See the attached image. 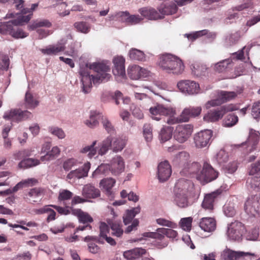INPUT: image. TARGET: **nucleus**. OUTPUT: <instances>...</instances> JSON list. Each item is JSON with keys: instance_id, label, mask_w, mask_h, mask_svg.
Segmentation results:
<instances>
[{"instance_id": "obj_1", "label": "nucleus", "mask_w": 260, "mask_h": 260, "mask_svg": "<svg viewBox=\"0 0 260 260\" xmlns=\"http://www.w3.org/2000/svg\"><path fill=\"white\" fill-rule=\"evenodd\" d=\"M110 71V66L104 62H94L90 64L89 68H81L79 73L81 77L83 91L85 93L89 92L92 82L95 84L108 81L111 77L108 73Z\"/></svg>"}, {"instance_id": "obj_2", "label": "nucleus", "mask_w": 260, "mask_h": 260, "mask_svg": "<svg viewBox=\"0 0 260 260\" xmlns=\"http://www.w3.org/2000/svg\"><path fill=\"white\" fill-rule=\"evenodd\" d=\"M30 19V15H19L17 19L1 23L0 24V33L3 35L9 34L15 39L24 38L28 36V33L23 31L21 28L14 27L22 25L25 22H28Z\"/></svg>"}, {"instance_id": "obj_3", "label": "nucleus", "mask_w": 260, "mask_h": 260, "mask_svg": "<svg viewBox=\"0 0 260 260\" xmlns=\"http://www.w3.org/2000/svg\"><path fill=\"white\" fill-rule=\"evenodd\" d=\"M158 66L168 73L181 74L184 69L182 60L171 53L160 55L158 60Z\"/></svg>"}, {"instance_id": "obj_4", "label": "nucleus", "mask_w": 260, "mask_h": 260, "mask_svg": "<svg viewBox=\"0 0 260 260\" xmlns=\"http://www.w3.org/2000/svg\"><path fill=\"white\" fill-rule=\"evenodd\" d=\"M202 109L201 106H189L184 108L181 114L177 117L172 116L167 117L165 121L170 125L188 122L190 118L199 116Z\"/></svg>"}, {"instance_id": "obj_5", "label": "nucleus", "mask_w": 260, "mask_h": 260, "mask_svg": "<svg viewBox=\"0 0 260 260\" xmlns=\"http://www.w3.org/2000/svg\"><path fill=\"white\" fill-rule=\"evenodd\" d=\"M109 226L105 222H101L100 225V234L99 236H87L83 238V241L88 243L96 242L100 244H104L105 241L111 245L114 246L116 244L115 240L110 237H108L107 234H109Z\"/></svg>"}, {"instance_id": "obj_6", "label": "nucleus", "mask_w": 260, "mask_h": 260, "mask_svg": "<svg viewBox=\"0 0 260 260\" xmlns=\"http://www.w3.org/2000/svg\"><path fill=\"white\" fill-rule=\"evenodd\" d=\"M125 143L123 140L120 138H112L108 137L104 140L100 148L98 150V154L101 155L105 154L109 148L114 151H121L124 147Z\"/></svg>"}, {"instance_id": "obj_7", "label": "nucleus", "mask_w": 260, "mask_h": 260, "mask_svg": "<svg viewBox=\"0 0 260 260\" xmlns=\"http://www.w3.org/2000/svg\"><path fill=\"white\" fill-rule=\"evenodd\" d=\"M235 110V109L232 105L222 106L216 109L209 110L204 115L203 120L207 122H216L221 119L226 113Z\"/></svg>"}, {"instance_id": "obj_8", "label": "nucleus", "mask_w": 260, "mask_h": 260, "mask_svg": "<svg viewBox=\"0 0 260 260\" xmlns=\"http://www.w3.org/2000/svg\"><path fill=\"white\" fill-rule=\"evenodd\" d=\"M245 212L253 216L260 214V195H249L246 199L244 206Z\"/></svg>"}, {"instance_id": "obj_9", "label": "nucleus", "mask_w": 260, "mask_h": 260, "mask_svg": "<svg viewBox=\"0 0 260 260\" xmlns=\"http://www.w3.org/2000/svg\"><path fill=\"white\" fill-rule=\"evenodd\" d=\"M193 126L190 124L178 125L174 132V138L180 143L187 141L191 136Z\"/></svg>"}, {"instance_id": "obj_10", "label": "nucleus", "mask_w": 260, "mask_h": 260, "mask_svg": "<svg viewBox=\"0 0 260 260\" xmlns=\"http://www.w3.org/2000/svg\"><path fill=\"white\" fill-rule=\"evenodd\" d=\"M72 213L77 216L79 221L84 224V225H80L77 228L74 232V234L78 231H83L85 230H91L92 226L89 224L93 222L92 217L87 213L84 212L80 209H71Z\"/></svg>"}, {"instance_id": "obj_11", "label": "nucleus", "mask_w": 260, "mask_h": 260, "mask_svg": "<svg viewBox=\"0 0 260 260\" xmlns=\"http://www.w3.org/2000/svg\"><path fill=\"white\" fill-rule=\"evenodd\" d=\"M32 116L31 113L27 111H22L20 109H13L6 112L3 116L5 120L12 122H19L26 120Z\"/></svg>"}, {"instance_id": "obj_12", "label": "nucleus", "mask_w": 260, "mask_h": 260, "mask_svg": "<svg viewBox=\"0 0 260 260\" xmlns=\"http://www.w3.org/2000/svg\"><path fill=\"white\" fill-rule=\"evenodd\" d=\"M218 173L216 171L210 164L204 162L202 170L197 174V179L201 182H209L216 179Z\"/></svg>"}, {"instance_id": "obj_13", "label": "nucleus", "mask_w": 260, "mask_h": 260, "mask_svg": "<svg viewBox=\"0 0 260 260\" xmlns=\"http://www.w3.org/2000/svg\"><path fill=\"white\" fill-rule=\"evenodd\" d=\"M245 232V225L241 222L235 221L229 225L227 234L230 239L239 241Z\"/></svg>"}, {"instance_id": "obj_14", "label": "nucleus", "mask_w": 260, "mask_h": 260, "mask_svg": "<svg viewBox=\"0 0 260 260\" xmlns=\"http://www.w3.org/2000/svg\"><path fill=\"white\" fill-rule=\"evenodd\" d=\"M149 111L152 116V118L156 120H160L161 116H168V117H170L174 116L175 114V110L172 108L166 107L161 104H157L151 107Z\"/></svg>"}, {"instance_id": "obj_15", "label": "nucleus", "mask_w": 260, "mask_h": 260, "mask_svg": "<svg viewBox=\"0 0 260 260\" xmlns=\"http://www.w3.org/2000/svg\"><path fill=\"white\" fill-rule=\"evenodd\" d=\"M193 189L194 184L191 181L184 179H180L175 184L174 192L190 195Z\"/></svg>"}, {"instance_id": "obj_16", "label": "nucleus", "mask_w": 260, "mask_h": 260, "mask_svg": "<svg viewBox=\"0 0 260 260\" xmlns=\"http://www.w3.org/2000/svg\"><path fill=\"white\" fill-rule=\"evenodd\" d=\"M177 86L181 92L188 94H197L200 90L199 84L191 80L181 81L178 83Z\"/></svg>"}, {"instance_id": "obj_17", "label": "nucleus", "mask_w": 260, "mask_h": 260, "mask_svg": "<svg viewBox=\"0 0 260 260\" xmlns=\"http://www.w3.org/2000/svg\"><path fill=\"white\" fill-rule=\"evenodd\" d=\"M259 138L260 133L254 129L250 128L248 138L245 143L242 144V145H246L247 152H251L256 149Z\"/></svg>"}, {"instance_id": "obj_18", "label": "nucleus", "mask_w": 260, "mask_h": 260, "mask_svg": "<svg viewBox=\"0 0 260 260\" xmlns=\"http://www.w3.org/2000/svg\"><path fill=\"white\" fill-rule=\"evenodd\" d=\"M212 136V132L210 130L202 131L196 134L194 136V142L198 148L207 146Z\"/></svg>"}, {"instance_id": "obj_19", "label": "nucleus", "mask_w": 260, "mask_h": 260, "mask_svg": "<svg viewBox=\"0 0 260 260\" xmlns=\"http://www.w3.org/2000/svg\"><path fill=\"white\" fill-rule=\"evenodd\" d=\"M138 12L142 16L151 20H156L163 19V16L159 12L151 7H143L139 9Z\"/></svg>"}, {"instance_id": "obj_20", "label": "nucleus", "mask_w": 260, "mask_h": 260, "mask_svg": "<svg viewBox=\"0 0 260 260\" xmlns=\"http://www.w3.org/2000/svg\"><path fill=\"white\" fill-rule=\"evenodd\" d=\"M172 173L171 166L167 160L161 162L157 167V175L160 181L164 182L167 180Z\"/></svg>"}, {"instance_id": "obj_21", "label": "nucleus", "mask_w": 260, "mask_h": 260, "mask_svg": "<svg viewBox=\"0 0 260 260\" xmlns=\"http://www.w3.org/2000/svg\"><path fill=\"white\" fill-rule=\"evenodd\" d=\"M109 165L111 172L114 175H119L124 171V161L123 158L120 156L116 155L114 157Z\"/></svg>"}, {"instance_id": "obj_22", "label": "nucleus", "mask_w": 260, "mask_h": 260, "mask_svg": "<svg viewBox=\"0 0 260 260\" xmlns=\"http://www.w3.org/2000/svg\"><path fill=\"white\" fill-rule=\"evenodd\" d=\"M115 183V180L112 178L103 179L100 182V187L101 189L109 198L112 199L114 197L112 188Z\"/></svg>"}, {"instance_id": "obj_23", "label": "nucleus", "mask_w": 260, "mask_h": 260, "mask_svg": "<svg viewBox=\"0 0 260 260\" xmlns=\"http://www.w3.org/2000/svg\"><path fill=\"white\" fill-rule=\"evenodd\" d=\"M247 255H254L251 253L235 251L229 249H225L221 255V260H239L241 258Z\"/></svg>"}, {"instance_id": "obj_24", "label": "nucleus", "mask_w": 260, "mask_h": 260, "mask_svg": "<svg viewBox=\"0 0 260 260\" xmlns=\"http://www.w3.org/2000/svg\"><path fill=\"white\" fill-rule=\"evenodd\" d=\"M220 193V191L216 190V191L207 194L202 202V208L209 213L212 212L214 210V202L215 199Z\"/></svg>"}, {"instance_id": "obj_25", "label": "nucleus", "mask_w": 260, "mask_h": 260, "mask_svg": "<svg viewBox=\"0 0 260 260\" xmlns=\"http://www.w3.org/2000/svg\"><path fill=\"white\" fill-rule=\"evenodd\" d=\"M90 168V164L89 162L85 163L83 167L75 170L71 171L68 175L67 178L72 179L73 178L80 179L87 176L88 173Z\"/></svg>"}, {"instance_id": "obj_26", "label": "nucleus", "mask_w": 260, "mask_h": 260, "mask_svg": "<svg viewBox=\"0 0 260 260\" xmlns=\"http://www.w3.org/2000/svg\"><path fill=\"white\" fill-rule=\"evenodd\" d=\"M114 68L113 73L115 76H123L125 75L124 62L125 59L122 56H117L113 60Z\"/></svg>"}, {"instance_id": "obj_27", "label": "nucleus", "mask_w": 260, "mask_h": 260, "mask_svg": "<svg viewBox=\"0 0 260 260\" xmlns=\"http://www.w3.org/2000/svg\"><path fill=\"white\" fill-rule=\"evenodd\" d=\"M199 226L205 232H212L216 229V222L214 218L203 217L200 220Z\"/></svg>"}, {"instance_id": "obj_28", "label": "nucleus", "mask_w": 260, "mask_h": 260, "mask_svg": "<svg viewBox=\"0 0 260 260\" xmlns=\"http://www.w3.org/2000/svg\"><path fill=\"white\" fill-rule=\"evenodd\" d=\"M100 190L93 185L88 184L84 186L82 189V195L89 199H95L100 196Z\"/></svg>"}, {"instance_id": "obj_29", "label": "nucleus", "mask_w": 260, "mask_h": 260, "mask_svg": "<svg viewBox=\"0 0 260 260\" xmlns=\"http://www.w3.org/2000/svg\"><path fill=\"white\" fill-rule=\"evenodd\" d=\"M65 46L61 44L49 45L45 49H41L40 51L44 54L48 55H55L58 53L62 52L65 49Z\"/></svg>"}, {"instance_id": "obj_30", "label": "nucleus", "mask_w": 260, "mask_h": 260, "mask_svg": "<svg viewBox=\"0 0 260 260\" xmlns=\"http://www.w3.org/2000/svg\"><path fill=\"white\" fill-rule=\"evenodd\" d=\"M189 154L185 152L182 151L177 154L173 159L175 165L180 166L182 169L186 166L189 165Z\"/></svg>"}, {"instance_id": "obj_31", "label": "nucleus", "mask_w": 260, "mask_h": 260, "mask_svg": "<svg viewBox=\"0 0 260 260\" xmlns=\"http://www.w3.org/2000/svg\"><path fill=\"white\" fill-rule=\"evenodd\" d=\"M160 14L163 16V18L165 15H169L175 14L178 10V7L175 3H171L170 4H162L157 8Z\"/></svg>"}, {"instance_id": "obj_32", "label": "nucleus", "mask_w": 260, "mask_h": 260, "mask_svg": "<svg viewBox=\"0 0 260 260\" xmlns=\"http://www.w3.org/2000/svg\"><path fill=\"white\" fill-rule=\"evenodd\" d=\"M146 250L142 248H136L125 251L123 252V256L127 260L138 258L146 253Z\"/></svg>"}, {"instance_id": "obj_33", "label": "nucleus", "mask_w": 260, "mask_h": 260, "mask_svg": "<svg viewBox=\"0 0 260 260\" xmlns=\"http://www.w3.org/2000/svg\"><path fill=\"white\" fill-rule=\"evenodd\" d=\"M201 165L198 162H193L189 163L188 166H186L184 169H182L180 173L182 175L185 176L196 174L197 176V174L200 172L199 171Z\"/></svg>"}, {"instance_id": "obj_34", "label": "nucleus", "mask_w": 260, "mask_h": 260, "mask_svg": "<svg viewBox=\"0 0 260 260\" xmlns=\"http://www.w3.org/2000/svg\"><path fill=\"white\" fill-rule=\"evenodd\" d=\"M232 64V58H229L215 63L214 67L215 71L218 73H223L228 71Z\"/></svg>"}, {"instance_id": "obj_35", "label": "nucleus", "mask_w": 260, "mask_h": 260, "mask_svg": "<svg viewBox=\"0 0 260 260\" xmlns=\"http://www.w3.org/2000/svg\"><path fill=\"white\" fill-rule=\"evenodd\" d=\"M246 184L248 187L256 190H260V172L256 175L248 177L246 181Z\"/></svg>"}, {"instance_id": "obj_36", "label": "nucleus", "mask_w": 260, "mask_h": 260, "mask_svg": "<svg viewBox=\"0 0 260 260\" xmlns=\"http://www.w3.org/2000/svg\"><path fill=\"white\" fill-rule=\"evenodd\" d=\"M45 190L42 188L35 187L31 189L27 193L28 199L34 202L41 200V197L44 194Z\"/></svg>"}, {"instance_id": "obj_37", "label": "nucleus", "mask_w": 260, "mask_h": 260, "mask_svg": "<svg viewBox=\"0 0 260 260\" xmlns=\"http://www.w3.org/2000/svg\"><path fill=\"white\" fill-rule=\"evenodd\" d=\"M101 117V114L96 111L91 112L89 119L86 120L85 123L89 127L93 128L98 125V120L100 119Z\"/></svg>"}, {"instance_id": "obj_38", "label": "nucleus", "mask_w": 260, "mask_h": 260, "mask_svg": "<svg viewBox=\"0 0 260 260\" xmlns=\"http://www.w3.org/2000/svg\"><path fill=\"white\" fill-rule=\"evenodd\" d=\"M128 56L132 60L144 61L146 60V56L144 53L139 49L132 48L128 52Z\"/></svg>"}, {"instance_id": "obj_39", "label": "nucleus", "mask_w": 260, "mask_h": 260, "mask_svg": "<svg viewBox=\"0 0 260 260\" xmlns=\"http://www.w3.org/2000/svg\"><path fill=\"white\" fill-rule=\"evenodd\" d=\"M175 201L176 205L180 208H186L188 206V198L190 195L182 194V193H175Z\"/></svg>"}, {"instance_id": "obj_40", "label": "nucleus", "mask_w": 260, "mask_h": 260, "mask_svg": "<svg viewBox=\"0 0 260 260\" xmlns=\"http://www.w3.org/2000/svg\"><path fill=\"white\" fill-rule=\"evenodd\" d=\"M39 105V101L36 100L32 94L27 91L25 96V105L27 108L34 109Z\"/></svg>"}, {"instance_id": "obj_41", "label": "nucleus", "mask_w": 260, "mask_h": 260, "mask_svg": "<svg viewBox=\"0 0 260 260\" xmlns=\"http://www.w3.org/2000/svg\"><path fill=\"white\" fill-rule=\"evenodd\" d=\"M140 212V208L137 207L132 210H127L123 216V222L125 225L129 224L133 220L136 214Z\"/></svg>"}, {"instance_id": "obj_42", "label": "nucleus", "mask_w": 260, "mask_h": 260, "mask_svg": "<svg viewBox=\"0 0 260 260\" xmlns=\"http://www.w3.org/2000/svg\"><path fill=\"white\" fill-rule=\"evenodd\" d=\"M60 152V149L58 147H53L51 151L48 152L45 155L42 156L40 159L42 161L53 160L59 155Z\"/></svg>"}, {"instance_id": "obj_43", "label": "nucleus", "mask_w": 260, "mask_h": 260, "mask_svg": "<svg viewBox=\"0 0 260 260\" xmlns=\"http://www.w3.org/2000/svg\"><path fill=\"white\" fill-rule=\"evenodd\" d=\"M237 96V93L234 91H221L218 96L222 104L235 99Z\"/></svg>"}, {"instance_id": "obj_44", "label": "nucleus", "mask_w": 260, "mask_h": 260, "mask_svg": "<svg viewBox=\"0 0 260 260\" xmlns=\"http://www.w3.org/2000/svg\"><path fill=\"white\" fill-rule=\"evenodd\" d=\"M110 225L113 236L120 237L123 235V230L122 229V224L120 222L114 221L110 223Z\"/></svg>"}, {"instance_id": "obj_45", "label": "nucleus", "mask_w": 260, "mask_h": 260, "mask_svg": "<svg viewBox=\"0 0 260 260\" xmlns=\"http://www.w3.org/2000/svg\"><path fill=\"white\" fill-rule=\"evenodd\" d=\"M109 172H111L110 165L108 164H102L93 172L92 176L96 177L98 175H107Z\"/></svg>"}, {"instance_id": "obj_46", "label": "nucleus", "mask_w": 260, "mask_h": 260, "mask_svg": "<svg viewBox=\"0 0 260 260\" xmlns=\"http://www.w3.org/2000/svg\"><path fill=\"white\" fill-rule=\"evenodd\" d=\"M40 160L37 159L27 158L24 159L21 161L19 164L18 167L20 168H27L38 165L40 164Z\"/></svg>"}, {"instance_id": "obj_47", "label": "nucleus", "mask_w": 260, "mask_h": 260, "mask_svg": "<svg viewBox=\"0 0 260 260\" xmlns=\"http://www.w3.org/2000/svg\"><path fill=\"white\" fill-rule=\"evenodd\" d=\"M191 70L192 73L197 76L204 75L207 71V67L205 65L195 63L192 65Z\"/></svg>"}, {"instance_id": "obj_48", "label": "nucleus", "mask_w": 260, "mask_h": 260, "mask_svg": "<svg viewBox=\"0 0 260 260\" xmlns=\"http://www.w3.org/2000/svg\"><path fill=\"white\" fill-rule=\"evenodd\" d=\"M238 121V117L234 114H229L224 118L223 125L225 127H231L235 125Z\"/></svg>"}, {"instance_id": "obj_49", "label": "nucleus", "mask_w": 260, "mask_h": 260, "mask_svg": "<svg viewBox=\"0 0 260 260\" xmlns=\"http://www.w3.org/2000/svg\"><path fill=\"white\" fill-rule=\"evenodd\" d=\"M50 27L51 23L48 20L44 19L40 21L34 22L32 24L28 26L29 30H34L39 27Z\"/></svg>"}, {"instance_id": "obj_50", "label": "nucleus", "mask_w": 260, "mask_h": 260, "mask_svg": "<svg viewBox=\"0 0 260 260\" xmlns=\"http://www.w3.org/2000/svg\"><path fill=\"white\" fill-rule=\"evenodd\" d=\"M140 66L137 65L132 66L128 69V75L133 80H138L140 79Z\"/></svg>"}, {"instance_id": "obj_51", "label": "nucleus", "mask_w": 260, "mask_h": 260, "mask_svg": "<svg viewBox=\"0 0 260 260\" xmlns=\"http://www.w3.org/2000/svg\"><path fill=\"white\" fill-rule=\"evenodd\" d=\"M172 130L170 127L162 128L159 134V138L162 142H165L172 137Z\"/></svg>"}, {"instance_id": "obj_52", "label": "nucleus", "mask_w": 260, "mask_h": 260, "mask_svg": "<svg viewBox=\"0 0 260 260\" xmlns=\"http://www.w3.org/2000/svg\"><path fill=\"white\" fill-rule=\"evenodd\" d=\"M143 135L147 142H150L152 140V127L150 124L146 123L143 126Z\"/></svg>"}, {"instance_id": "obj_53", "label": "nucleus", "mask_w": 260, "mask_h": 260, "mask_svg": "<svg viewBox=\"0 0 260 260\" xmlns=\"http://www.w3.org/2000/svg\"><path fill=\"white\" fill-rule=\"evenodd\" d=\"M160 230H163V228H158L156 230V232H146L144 233L143 235L145 237L152 238L161 240L165 237L164 233L160 232Z\"/></svg>"}, {"instance_id": "obj_54", "label": "nucleus", "mask_w": 260, "mask_h": 260, "mask_svg": "<svg viewBox=\"0 0 260 260\" xmlns=\"http://www.w3.org/2000/svg\"><path fill=\"white\" fill-rule=\"evenodd\" d=\"M75 27L78 31L82 33H88L90 29L89 25L86 22H77L74 23Z\"/></svg>"}, {"instance_id": "obj_55", "label": "nucleus", "mask_w": 260, "mask_h": 260, "mask_svg": "<svg viewBox=\"0 0 260 260\" xmlns=\"http://www.w3.org/2000/svg\"><path fill=\"white\" fill-rule=\"evenodd\" d=\"M96 144V141L93 142L92 144L90 146L85 147L82 150L83 153L88 152V156L89 158H91L95 156L97 153L96 148L95 145Z\"/></svg>"}, {"instance_id": "obj_56", "label": "nucleus", "mask_w": 260, "mask_h": 260, "mask_svg": "<svg viewBox=\"0 0 260 260\" xmlns=\"http://www.w3.org/2000/svg\"><path fill=\"white\" fill-rule=\"evenodd\" d=\"M255 45H256L255 42L251 43L247 46L244 47L242 50L238 51V52L233 53L232 55L233 56H236L235 58L237 60H243L244 59V50H246L247 53H248V52L250 51V49Z\"/></svg>"}, {"instance_id": "obj_57", "label": "nucleus", "mask_w": 260, "mask_h": 260, "mask_svg": "<svg viewBox=\"0 0 260 260\" xmlns=\"http://www.w3.org/2000/svg\"><path fill=\"white\" fill-rule=\"evenodd\" d=\"M192 222L191 217L183 218L180 221V226L184 230L189 231L191 230Z\"/></svg>"}, {"instance_id": "obj_58", "label": "nucleus", "mask_w": 260, "mask_h": 260, "mask_svg": "<svg viewBox=\"0 0 260 260\" xmlns=\"http://www.w3.org/2000/svg\"><path fill=\"white\" fill-rule=\"evenodd\" d=\"M73 193L67 189H63L60 190L58 199L60 201L69 200L71 199L73 197Z\"/></svg>"}, {"instance_id": "obj_59", "label": "nucleus", "mask_w": 260, "mask_h": 260, "mask_svg": "<svg viewBox=\"0 0 260 260\" xmlns=\"http://www.w3.org/2000/svg\"><path fill=\"white\" fill-rule=\"evenodd\" d=\"M228 158V154L224 150L221 149L217 153L216 159L218 162L220 164L226 162Z\"/></svg>"}, {"instance_id": "obj_60", "label": "nucleus", "mask_w": 260, "mask_h": 260, "mask_svg": "<svg viewBox=\"0 0 260 260\" xmlns=\"http://www.w3.org/2000/svg\"><path fill=\"white\" fill-rule=\"evenodd\" d=\"M131 110L132 114L138 119H141L143 118V113L140 108L137 105L133 104L131 106Z\"/></svg>"}, {"instance_id": "obj_61", "label": "nucleus", "mask_w": 260, "mask_h": 260, "mask_svg": "<svg viewBox=\"0 0 260 260\" xmlns=\"http://www.w3.org/2000/svg\"><path fill=\"white\" fill-rule=\"evenodd\" d=\"M78 161L73 158H69L63 164V168L65 171H69L74 166H77Z\"/></svg>"}, {"instance_id": "obj_62", "label": "nucleus", "mask_w": 260, "mask_h": 260, "mask_svg": "<svg viewBox=\"0 0 260 260\" xmlns=\"http://www.w3.org/2000/svg\"><path fill=\"white\" fill-rule=\"evenodd\" d=\"M49 132L53 135L57 136L59 139H63L66 135L61 128L57 127H50L49 128Z\"/></svg>"}, {"instance_id": "obj_63", "label": "nucleus", "mask_w": 260, "mask_h": 260, "mask_svg": "<svg viewBox=\"0 0 260 260\" xmlns=\"http://www.w3.org/2000/svg\"><path fill=\"white\" fill-rule=\"evenodd\" d=\"M142 19L138 15H130L126 18V23L130 24H135L139 23Z\"/></svg>"}, {"instance_id": "obj_64", "label": "nucleus", "mask_w": 260, "mask_h": 260, "mask_svg": "<svg viewBox=\"0 0 260 260\" xmlns=\"http://www.w3.org/2000/svg\"><path fill=\"white\" fill-rule=\"evenodd\" d=\"M251 114L255 119L260 118V101L253 105Z\"/></svg>"}]
</instances>
